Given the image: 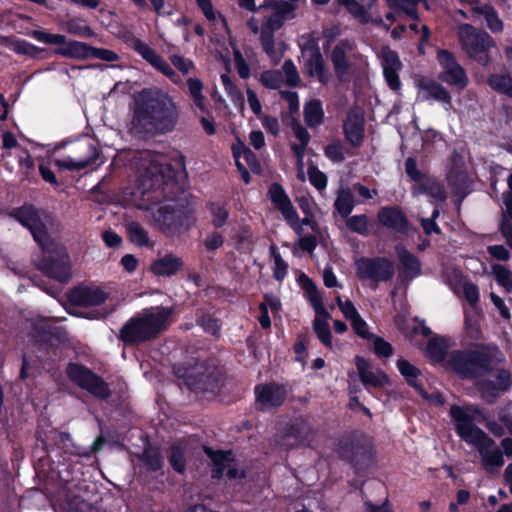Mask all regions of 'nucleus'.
<instances>
[{"label":"nucleus","instance_id":"1","mask_svg":"<svg viewBox=\"0 0 512 512\" xmlns=\"http://www.w3.org/2000/svg\"><path fill=\"white\" fill-rule=\"evenodd\" d=\"M134 111L130 128L135 133H167L178 121V109L165 92L144 89L134 97Z\"/></svg>","mask_w":512,"mask_h":512},{"label":"nucleus","instance_id":"2","mask_svg":"<svg viewBox=\"0 0 512 512\" xmlns=\"http://www.w3.org/2000/svg\"><path fill=\"white\" fill-rule=\"evenodd\" d=\"M10 215L31 232L42 248L43 259L38 263L39 269L60 282L67 281L70 277L68 254L60 243L47 236L43 223L44 214L33 206L25 205L13 210Z\"/></svg>","mask_w":512,"mask_h":512},{"label":"nucleus","instance_id":"3","mask_svg":"<svg viewBox=\"0 0 512 512\" xmlns=\"http://www.w3.org/2000/svg\"><path fill=\"white\" fill-rule=\"evenodd\" d=\"M449 415L454 424L456 434L467 444L474 446L479 452L484 468L492 472L504 463L502 452L495 442L478 426L475 421L480 410L472 404L452 405Z\"/></svg>","mask_w":512,"mask_h":512},{"label":"nucleus","instance_id":"4","mask_svg":"<svg viewBox=\"0 0 512 512\" xmlns=\"http://www.w3.org/2000/svg\"><path fill=\"white\" fill-rule=\"evenodd\" d=\"M428 357L436 363L445 362V365L462 377L473 378L483 375L493 360L502 361L503 357L494 346H489L484 352L454 351L446 357V342L442 338L429 341L427 346Z\"/></svg>","mask_w":512,"mask_h":512},{"label":"nucleus","instance_id":"5","mask_svg":"<svg viewBox=\"0 0 512 512\" xmlns=\"http://www.w3.org/2000/svg\"><path fill=\"white\" fill-rule=\"evenodd\" d=\"M172 313L168 307L142 310L123 326L121 339L125 343H138L156 337L171 324Z\"/></svg>","mask_w":512,"mask_h":512},{"label":"nucleus","instance_id":"6","mask_svg":"<svg viewBox=\"0 0 512 512\" xmlns=\"http://www.w3.org/2000/svg\"><path fill=\"white\" fill-rule=\"evenodd\" d=\"M29 35L38 42L56 45L54 53L67 58L88 59L96 58L107 62H114L119 59L118 55L108 49L94 48L83 42L67 41L62 34H53L43 30H33Z\"/></svg>","mask_w":512,"mask_h":512},{"label":"nucleus","instance_id":"7","mask_svg":"<svg viewBox=\"0 0 512 512\" xmlns=\"http://www.w3.org/2000/svg\"><path fill=\"white\" fill-rule=\"evenodd\" d=\"M258 10L262 18L252 17L248 21V26L254 34L271 36L283 26L286 20L294 17L296 6L282 0H264Z\"/></svg>","mask_w":512,"mask_h":512},{"label":"nucleus","instance_id":"8","mask_svg":"<svg viewBox=\"0 0 512 512\" xmlns=\"http://www.w3.org/2000/svg\"><path fill=\"white\" fill-rule=\"evenodd\" d=\"M153 220L159 230L169 236L187 230L194 222V212L184 207L165 203L153 211Z\"/></svg>","mask_w":512,"mask_h":512},{"label":"nucleus","instance_id":"9","mask_svg":"<svg viewBox=\"0 0 512 512\" xmlns=\"http://www.w3.org/2000/svg\"><path fill=\"white\" fill-rule=\"evenodd\" d=\"M462 49L470 58L482 65L489 62L488 52L493 46V40L486 32L477 31L468 24H463L458 31Z\"/></svg>","mask_w":512,"mask_h":512},{"label":"nucleus","instance_id":"10","mask_svg":"<svg viewBox=\"0 0 512 512\" xmlns=\"http://www.w3.org/2000/svg\"><path fill=\"white\" fill-rule=\"evenodd\" d=\"M357 277L376 288L379 282L390 280L394 275V264L385 257L359 258L354 263Z\"/></svg>","mask_w":512,"mask_h":512},{"label":"nucleus","instance_id":"11","mask_svg":"<svg viewBox=\"0 0 512 512\" xmlns=\"http://www.w3.org/2000/svg\"><path fill=\"white\" fill-rule=\"evenodd\" d=\"M305 294L316 313L313 321L314 332L323 345L332 348V334L328 324L330 314L323 304L322 293L308 278L306 279Z\"/></svg>","mask_w":512,"mask_h":512},{"label":"nucleus","instance_id":"12","mask_svg":"<svg viewBox=\"0 0 512 512\" xmlns=\"http://www.w3.org/2000/svg\"><path fill=\"white\" fill-rule=\"evenodd\" d=\"M331 61L340 81H346L353 73V61H358L360 66L367 65L366 59L355 51V44L349 40H342L333 48Z\"/></svg>","mask_w":512,"mask_h":512},{"label":"nucleus","instance_id":"13","mask_svg":"<svg viewBox=\"0 0 512 512\" xmlns=\"http://www.w3.org/2000/svg\"><path fill=\"white\" fill-rule=\"evenodd\" d=\"M67 375L71 381L96 397L107 398L110 394L107 384L84 366L70 364Z\"/></svg>","mask_w":512,"mask_h":512},{"label":"nucleus","instance_id":"14","mask_svg":"<svg viewBox=\"0 0 512 512\" xmlns=\"http://www.w3.org/2000/svg\"><path fill=\"white\" fill-rule=\"evenodd\" d=\"M137 165L143 186H146V183L151 181V184L148 185L149 187L161 183L166 170L169 169L164 155L150 151L141 154Z\"/></svg>","mask_w":512,"mask_h":512},{"label":"nucleus","instance_id":"15","mask_svg":"<svg viewBox=\"0 0 512 512\" xmlns=\"http://www.w3.org/2000/svg\"><path fill=\"white\" fill-rule=\"evenodd\" d=\"M98 157L96 147L90 141L80 142L73 155L54 160L55 166L59 169L79 171L88 167Z\"/></svg>","mask_w":512,"mask_h":512},{"label":"nucleus","instance_id":"16","mask_svg":"<svg viewBox=\"0 0 512 512\" xmlns=\"http://www.w3.org/2000/svg\"><path fill=\"white\" fill-rule=\"evenodd\" d=\"M437 59L443 69L439 74V79L460 90L464 89L468 84V79L464 69L457 63L454 56L446 50H440Z\"/></svg>","mask_w":512,"mask_h":512},{"label":"nucleus","instance_id":"17","mask_svg":"<svg viewBox=\"0 0 512 512\" xmlns=\"http://www.w3.org/2000/svg\"><path fill=\"white\" fill-rule=\"evenodd\" d=\"M268 195L275 208L281 211L284 219L291 226V228L297 234H300L301 227L299 224L298 214L292 206V203L284 189L279 184H272L269 188Z\"/></svg>","mask_w":512,"mask_h":512},{"label":"nucleus","instance_id":"18","mask_svg":"<svg viewBox=\"0 0 512 512\" xmlns=\"http://www.w3.org/2000/svg\"><path fill=\"white\" fill-rule=\"evenodd\" d=\"M381 61L384 78L390 89L399 92L401 89V81L399 72L402 69V63L398 54L389 47L384 46L378 52Z\"/></svg>","mask_w":512,"mask_h":512},{"label":"nucleus","instance_id":"19","mask_svg":"<svg viewBox=\"0 0 512 512\" xmlns=\"http://www.w3.org/2000/svg\"><path fill=\"white\" fill-rule=\"evenodd\" d=\"M414 83L418 100H435L443 104H451L449 92L437 81L425 76H417Z\"/></svg>","mask_w":512,"mask_h":512},{"label":"nucleus","instance_id":"20","mask_svg":"<svg viewBox=\"0 0 512 512\" xmlns=\"http://www.w3.org/2000/svg\"><path fill=\"white\" fill-rule=\"evenodd\" d=\"M359 378L366 388H383L389 383L388 376L379 368L373 367L361 356L355 357Z\"/></svg>","mask_w":512,"mask_h":512},{"label":"nucleus","instance_id":"21","mask_svg":"<svg viewBox=\"0 0 512 512\" xmlns=\"http://www.w3.org/2000/svg\"><path fill=\"white\" fill-rule=\"evenodd\" d=\"M257 403L262 409L280 406L286 398V390L278 384H264L255 387Z\"/></svg>","mask_w":512,"mask_h":512},{"label":"nucleus","instance_id":"22","mask_svg":"<svg viewBox=\"0 0 512 512\" xmlns=\"http://www.w3.org/2000/svg\"><path fill=\"white\" fill-rule=\"evenodd\" d=\"M460 3L468 7V12L475 18L483 17L487 26L493 32H499L502 30V22L494 12V10L482 0H459Z\"/></svg>","mask_w":512,"mask_h":512},{"label":"nucleus","instance_id":"23","mask_svg":"<svg viewBox=\"0 0 512 512\" xmlns=\"http://www.w3.org/2000/svg\"><path fill=\"white\" fill-rule=\"evenodd\" d=\"M108 294L100 287L80 286L70 292V301L78 306H96L107 299Z\"/></svg>","mask_w":512,"mask_h":512},{"label":"nucleus","instance_id":"24","mask_svg":"<svg viewBox=\"0 0 512 512\" xmlns=\"http://www.w3.org/2000/svg\"><path fill=\"white\" fill-rule=\"evenodd\" d=\"M182 258L173 253H165L154 259L150 265V272L157 277H171L182 270Z\"/></svg>","mask_w":512,"mask_h":512},{"label":"nucleus","instance_id":"25","mask_svg":"<svg viewBox=\"0 0 512 512\" xmlns=\"http://www.w3.org/2000/svg\"><path fill=\"white\" fill-rule=\"evenodd\" d=\"M205 452L214 464L213 477L220 478L225 473L230 478L238 476L237 469L232 464V452L213 451L210 448H205Z\"/></svg>","mask_w":512,"mask_h":512},{"label":"nucleus","instance_id":"26","mask_svg":"<svg viewBox=\"0 0 512 512\" xmlns=\"http://www.w3.org/2000/svg\"><path fill=\"white\" fill-rule=\"evenodd\" d=\"M301 61L302 70L306 76L316 78L322 84L330 82L332 75L325 65L322 54L310 55Z\"/></svg>","mask_w":512,"mask_h":512},{"label":"nucleus","instance_id":"27","mask_svg":"<svg viewBox=\"0 0 512 512\" xmlns=\"http://www.w3.org/2000/svg\"><path fill=\"white\" fill-rule=\"evenodd\" d=\"M347 140L354 146L359 145L364 135V118L358 111H350L344 122Z\"/></svg>","mask_w":512,"mask_h":512},{"label":"nucleus","instance_id":"28","mask_svg":"<svg viewBox=\"0 0 512 512\" xmlns=\"http://www.w3.org/2000/svg\"><path fill=\"white\" fill-rule=\"evenodd\" d=\"M212 377L213 373L209 371V368L204 365H196L185 375V382L191 389L204 391L210 388Z\"/></svg>","mask_w":512,"mask_h":512},{"label":"nucleus","instance_id":"29","mask_svg":"<svg viewBox=\"0 0 512 512\" xmlns=\"http://www.w3.org/2000/svg\"><path fill=\"white\" fill-rule=\"evenodd\" d=\"M422 1L423 0H386L388 7L392 10V12L386 15V19L391 23L402 15L416 19L417 6Z\"/></svg>","mask_w":512,"mask_h":512},{"label":"nucleus","instance_id":"30","mask_svg":"<svg viewBox=\"0 0 512 512\" xmlns=\"http://www.w3.org/2000/svg\"><path fill=\"white\" fill-rule=\"evenodd\" d=\"M412 193L415 196L427 194L433 203L443 202L446 199L442 185L433 178H424L421 182L415 183Z\"/></svg>","mask_w":512,"mask_h":512},{"label":"nucleus","instance_id":"31","mask_svg":"<svg viewBox=\"0 0 512 512\" xmlns=\"http://www.w3.org/2000/svg\"><path fill=\"white\" fill-rule=\"evenodd\" d=\"M496 383L491 384L487 382L478 383L479 390L481 391L483 397L485 398H494L498 392L507 390L511 385V376L510 373L506 370H498L496 375Z\"/></svg>","mask_w":512,"mask_h":512},{"label":"nucleus","instance_id":"32","mask_svg":"<svg viewBox=\"0 0 512 512\" xmlns=\"http://www.w3.org/2000/svg\"><path fill=\"white\" fill-rule=\"evenodd\" d=\"M292 131L294 137L299 141V143H293L291 147L298 160L299 173L303 175V158L305 155V148L310 141V135L299 123H294L292 125Z\"/></svg>","mask_w":512,"mask_h":512},{"label":"nucleus","instance_id":"33","mask_svg":"<svg viewBox=\"0 0 512 512\" xmlns=\"http://www.w3.org/2000/svg\"><path fill=\"white\" fill-rule=\"evenodd\" d=\"M337 3L344 6L346 10L362 24L372 22L378 26L384 25L380 17L372 19L365 7L356 0H337Z\"/></svg>","mask_w":512,"mask_h":512},{"label":"nucleus","instance_id":"34","mask_svg":"<svg viewBox=\"0 0 512 512\" xmlns=\"http://www.w3.org/2000/svg\"><path fill=\"white\" fill-rule=\"evenodd\" d=\"M378 220L384 226L397 231H403L406 227L404 215L395 208H382L378 212Z\"/></svg>","mask_w":512,"mask_h":512},{"label":"nucleus","instance_id":"35","mask_svg":"<svg viewBox=\"0 0 512 512\" xmlns=\"http://www.w3.org/2000/svg\"><path fill=\"white\" fill-rule=\"evenodd\" d=\"M2 44L8 47L13 52L19 55H28L31 57H37L42 49L22 39L13 37H4Z\"/></svg>","mask_w":512,"mask_h":512},{"label":"nucleus","instance_id":"36","mask_svg":"<svg viewBox=\"0 0 512 512\" xmlns=\"http://www.w3.org/2000/svg\"><path fill=\"white\" fill-rule=\"evenodd\" d=\"M304 118L306 124L313 128L323 122L324 111L320 100L312 99L304 105Z\"/></svg>","mask_w":512,"mask_h":512},{"label":"nucleus","instance_id":"37","mask_svg":"<svg viewBox=\"0 0 512 512\" xmlns=\"http://www.w3.org/2000/svg\"><path fill=\"white\" fill-rule=\"evenodd\" d=\"M396 251L403 268V273L410 278L419 275L420 263L417 258L403 247H397Z\"/></svg>","mask_w":512,"mask_h":512},{"label":"nucleus","instance_id":"38","mask_svg":"<svg viewBox=\"0 0 512 512\" xmlns=\"http://www.w3.org/2000/svg\"><path fill=\"white\" fill-rule=\"evenodd\" d=\"M129 240L140 247H152L154 243L150 240L148 232L137 222H130L126 226Z\"/></svg>","mask_w":512,"mask_h":512},{"label":"nucleus","instance_id":"39","mask_svg":"<svg viewBox=\"0 0 512 512\" xmlns=\"http://www.w3.org/2000/svg\"><path fill=\"white\" fill-rule=\"evenodd\" d=\"M260 41L263 50L270 57L274 63H278L284 55L286 45L284 42H275L273 35L271 36H260Z\"/></svg>","mask_w":512,"mask_h":512},{"label":"nucleus","instance_id":"40","mask_svg":"<svg viewBox=\"0 0 512 512\" xmlns=\"http://www.w3.org/2000/svg\"><path fill=\"white\" fill-rule=\"evenodd\" d=\"M354 198L349 189H340L335 201V209L342 217H347L354 208Z\"/></svg>","mask_w":512,"mask_h":512},{"label":"nucleus","instance_id":"41","mask_svg":"<svg viewBox=\"0 0 512 512\" xmlns=\"http://www.w3.org/2000/svg\"><path fill=\"white\" fill-rule=\"evenodd\" d=\"M189 94L193 100L194 105L201 111L207 110L206 100L202 94L203 84L197 78H189L187 80Z\"/></svg>","mask_w":512,"mask_h":512},{"label":"nucleus","instance_id":"42","mask_svg":"<svg viewBox=\"0 0 512 512\" xmlns=\"http://www.w3.org/2000/svg\"><path fill=\"white\" fill-rule=\"evenodd\" d=\"M298 44L301 50V59L310 57V55L321 54L318 47V40L312 33L302 35Z\"/></svg>","mask_w":512,"mask_h":512},{"label":"nucleus","instance_id":"43","mask_svg":"<svg viewBox=\"0 0 512 512\" xmlns=\"http://www.w3.org/2000/svg\"><path fill=\"white\" fill-rule=\"evenodd\" d=\"M249 150V148L241 141L237 140L232 146V152L235 159L236 166L241 174L243 181L248 184L250 182V175L242 162V156Z\"/></svg>","mask_w":512,"mask_h":512},{"label":"nucleus","instance_id":"44","mask_svg":"<svg viewBox=\"0 0 512 512\" xmlns=\"http://www.w3.org/2000/svg\"><path fill=\"white\" fill-rule=\"evenodd\" d=\"M208 209L211 214L212 224L216 227H222L228 219V210L226 205L218 202H211L208 204Z\"/></svg>","mask_w":512,"mask_h":512},{"label":"nucleus","instance_id":"45","mask_svg":"<svg viewBox=\"0 0 512 512\" xmlns=\"http://www.w3.org/2000/svg\"><path fill=\"white\" fill-rule=\"evenodd\" d=\"M490 87L512 97V78L505 75H492L488 79Z\"/></svg>","mask_w":512,"mask_h":512},{"label":"nucleus","instance_id":"46","mask_svg":"<svg viewBox=\"0 0 512 512\" xmlns=\"http://www.w3.org/2000/svg\"><path fill=\"white\" fill-rule=\"evenodd\" d=\"M260 82L269 89H277L284 83L280 70H267L260 75Z\"/></svg>","mask_w":512,"mask_h":512},{"label":"nucleus","instance_id":"47","mask_svg":"<svg viewBox=\"0 0 512 512\" xmlns=\"http://www.w3.org/2000/svg\"><path fill=\"white\" fill-rule=\"evenodd\" d=\"M270 254L274 261L273 275L277 280L281 281L287 275L288 265L282 259L280 253L278 252L277 248L274 245L270 247Z\"/></svg>","mask_w":512,"mask_h":512},{"label":"nucleus","instance_id":"48","mask_svg":"<svg viewBox=\"0 0 512 512\" xmlns=\"http://www.w3.org/2000/svg\"><path fill=\"white\" fill-rule=\"evenodd\" d=\"M493 275L498 284L504 287L507 291H512V273L503 265L492 266Z\"/></svg>","mask_w":512,"mask_h":512},{"label":"nucleus","instance_id":"49","mask_svg":"<svg viewBox=\"0 0 512 512\" xmlns=\"http://www.w3.org/2000/svg\"><path fill=\"white\" fill-rule=\"evenodd\" d=\"M284 78V83L288 86L299 85L301 79L298 70L292 60H286L281 70Z\"/></svg>","mask_w":512,"mask_h":512},{"label":"nucleus","instance_id":"50","mask_svg":"<svg viewBox=\"0 0 512 512\" xmlns=\"http://www.w3.org/2000/svg\"><path fill=\"white\" fill-rule=\"evenodd\" d=\"M346 225L351 231L360 235H367L369 233V222L365 215H354L348 218Z\"/></svg>","mask_w":512,"mask_h":512},{"label":"nucleus","instance_id":"51","mask_svg":"<svg viewBox=\"0 0 512 512\" xmlns=\"http://www.w3.org/2000/svg\"><path fill=\"white\" fill-rule=\"evenodd\" d=\"M350 325L354 331V333L364 339V340H372L374 339V334L370 331L369 325L367 322L362 318L361 315L356 317L354 320L350 322Z\"/></svg>","mask_w":512,"mask_h":512},{"label":"nucleus","instance_id":"52","mask_svg":"<svg viewBox=\"0 0 512 512\" xmlns=\"http://www.w3.org/2000/svg\"><path fill=\"white\" fill-rule=\"evenodd\" d=\"M397 367L400 373L406 378V380L411 385L416 386V380L419 375V370L404 359L398 360Z\"/></svg>","mask_w":512,"mask_h":512},{"label":"nucleus","instance_id":"53","mask_svg":"<svg viewBox=\"0 0 512 512\" xmlns=\"http://www.w3.org/2000/svg\"><path fill=\"white\" fill-rule=\"evenodd\" d=\"M308 179L310 183L318 190L324 191L327 186V177L318 168L311 166L308 168Z\"/></svg>","mask_w":512,"mask_h":512},{"label":"nucleus","instance_id":"54","mask_svg":"<svg viewBox=\"0 0 512 512\" xmlns=\"http://www.w3.org/2000/svg\"><path fill=\"white\" fill-rule=\"evenodd\" d=\"M336 303L343 314L344 318L351 322L360 314L354 304L350 300H343L341 296L336 297Z\"/></svg>","mask_w":512,"mask_h":512},{"label":"nucleus","instance_id":"55","mask_svg":"<svg viewBox=\"0 0 512 512\" xmlns=\"http://www.w3.org/2000/svg\"><path fill=\"white\" fill-rule=\"evenodd\" d=\"M186 453V447L183 446L181 443L178 445H175L172 448V454L170 457V463L173 466V468L178 471L182 472L184 470V454Z\"/></svg>","mask_w":512,"mask_h":512},{"label":"nucleus","instance_id":"56","mask_svg":"<svg viewBox=\"0 0 512 512\" xmlns=\"http://www.w3.org/2000/svg\"><path fill=\"white\" fill-rule=\"evenodd\" d=\"M134 49L146 60L148 61L152 66L159 61V58L161 57L158 55L153 49H151L146 43L137 40L134 43Z\"/></svg>","mask_w":512,"mask_h":512},{"label":"nucleus","instance_id":"57","mask_svg":"<svg viewBox=\"0 0 512 512\" xmlns=\"http://www.w3.org/2000/svg\"><path fill=\"white\" fill-rule=\"evenodd\" d=\"M309 434V431L306 429L295 431L294 429L286 436L284 444L286 446H297L303 445L306 441V436Z\"/></svg>","mask_w":512,"mask_h":512},{"label":"nucleus","instance_id":"58","mask_svg":"<svg viewBox=\"0 0 512 512\" xmlns=\"http://www.w3.org/2000/svg\"><path fill=\"white\" fill-rule=\"evenodd\" d=\"M235 67L239 76L243 79H247L250 76V68L241 52L238 49H234L233 52Z\"/></svg>","mask_w":512,"mask_h":512},{"label":"nucleus","instance_id":"59","mask_svg":"<svg viewBox=\"0 0 512 512\" xmlns=\"http://www.w3.org/2000/svg\"><path fill=\"white\" fill-rule=\"evenodd\" d=\"M374 345L375 353L380 357H389L392 355V346L384 339L374 335V339L369 340Z\"/></svg>","mask_w":512,"mask_h":512},{"label":"nucleus","instance_id":"60","mask_svg":"<svg viewBox=\"0 0 512 512\" xmlns=\"http://www.w3.org/2000/svg\"><path fill=\"white\" fill-rule=\"evenodd\" d=\"M221 81L226 93L231 97L233 101L241 99V93L232 82L231 78L227 74L221 75Z\"/></svg>","mask_w":512,"mask_h":512},{"label":"nucleus","instance_id":"61","mask_svg":"<svg viewBox=\"0 0 512 512\" xmlns=\"http://www.w3.org/2000/svg\"><path fill=\"white\" fill-rule=\"evenodd\" d=\"M463 293L466 298V300L471 304L474 305L479 300V291L475 284L467 282L463 285Z\"/></svg>","mask_w":512,"mask_h":512},{"label":"nucleus","instance_id":"62","mask_svg":"<svg viewBox=\"0 0 512 512\" xmlns=\"http://www.w3.org/2000/svg\"><path fill=\"white\" fill-rule=\"evenodd\" d=\"M465 329H466V333L469 337H471L473 339L479 338L480 326H479L477 318H470V316L466 315Z\"/></svg>","mask_w":512,"mask_h":512},{"label":"nucleus","instance_id":"63","mask_svg":"<svg viewBox=\"0 0 512 512\" xmlns=\"http://www.w3.org/2000/svg\"><path fill=\"white\" fill-rule=\"evenodd\" d=\"M170 60L172 64L183 74H187L193 68V63L182 56L173 55Z\"/></svg>","mask_w":512,"mask_h":512},{"label":"nucleus","instance_id":"64","mask_svg":"<svg viewBox=\"0 0 512 512\" xmlns=\"http://www.w3.org/2000/svg\"><path fill=\"white\" fill-rule=\"evenodd\" d=\"M326 156L333 161H341L344 159L342 146L339 144H330L325 149Z\"/></svg>","mask_w":512,"mask_h":512}]
</instances>
